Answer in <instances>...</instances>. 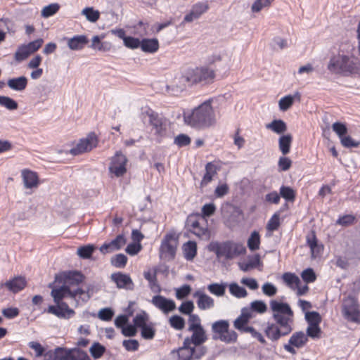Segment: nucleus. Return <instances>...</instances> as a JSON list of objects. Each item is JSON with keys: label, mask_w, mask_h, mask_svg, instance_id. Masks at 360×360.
Masks as SVG:
<instances>
[{"label": "nucleus", "mask_w": 360, "mask_h": 360, "mask_svg": "<svg viewBox=\"0 0 360 360\" xmlns=\"http://www.w3.org/2000/svg\"><path fill=\"white\" fill-rule=\"evenodd\" d=\"M269 304L276 323H268L264 332L269 339L275 342L292 330L293 311L288 303L272 300Z\"/></svg>", "instance_id": "nucleus-1"}, {"label": "nucleus", "mask_w": 360, "mask_h": 360, "mask_svg": "<svg viewBox=\"0 0 360 360\" xmlns=\"http://www.w3.org/2000/svg\"><path fill=\"white\" fill-rule=\"evenodd\" d=\"M212 100L205 101L191 110L184 112L185 124L195 129L202 130L214 126L217 122L216 114L212 106Z\"/></svg>", "instance_id": "nucleus-2"}, {"label": "nucleus", "mask_w": 360, "mask_h": 360, "mask_svg": "<svg viewBox=\"0 0 360 360\" xmlns=\"http://www.w3.org/2000/svg\"><path fill=\"white\" fill-rule=\"evenodd\" d=\"M327 68L332 74H354L360 70V60L353 55L338 53L330 58Z\"/></svg>", "instance_id": "nucleus-3"}, {"label": "nucleus", "mask_w": 360, "mask_h": 360, "mask_svg": "<svg viewBox=\"0 0 360 360\" xmlns=\"http://www.w3.org/2000/svg\"><path fill=\"white\" fill-rule=\"evenodd\" d=\"M215 76V70L209 65H205L188 69L182 75V79L183 82L188 81V85L198 83L208 84L214 82Z\"/></svg>", "instance_id": "nucleus-4"}, {"label": "nucleus", "mask_w": 360, "mask_h": 360, "mask_svg": "<svg viewBox=\"0 0 360 360\" xmlns=\"http://www.w3.org/2000/svg\"><path fill=\"white\" fill-rule=\"evenodd\" d=\"M212 250L217 258H224L226 260L233 259L246 253V248L244 245L233 240L216 243L213 244Z\"/></svg>", "instance_id": "nucleus-5"}, {"label": "nucleus", "mask_w": 360, "mask_h": 360, "mask_svg": "<svg viewBox=\"0 0 360 360\" xmlns=\"http://www.w3.org/2000/svg\"><path fill=\"white\" fill-rule=\"evenodd\" d=\"M212 339L220 340L226 344L235 343L237 341L238 335L230 330V323L228 320L221 319L216 321L211 326Z\"/></svg>", "instance_id": "nucleus-6"}, {"label": "nucleus", "mask_w": 360, "mask_h": 360, "mask_svg": "<svg viewBox=\"0 0 360 360\" xmlns=\"http://www.w3.org/2000/svg\"><path fill=\"white\" fill-rule=\"evenodd\" d=\"M342 314L348 321L360 323V309L356 299L349 295L344 298L342 304Z\"/></svg>", "instance_id": "nucleus-7"}, {"label": "nucleus", "mask_w": 360, "mask_h": 360, "mask_svg": "<svg viewBox=\"0 0 360 360\" xmlns=\"http://www.w3.org/2000/svg\"><path fill=\"white\" fill-rule=\"evenodd\" d=\"M98 138L94 133L89 134L86 137L81 139L75 147L70 150V153L77 155L91 151L98 145Z\"/></svg>", "instance_id": "nucleus-8"}, {"label": "nucleus", "mask_w": 360, "mask_h": 360, "mask_svg": "<svg viewBox=\"0 0 360 360\" xmlns=\"http://www.w3.org/2000/svg\"><path fill=\"white\" fill-rule=\"evenodd\" d=\"M51 295L53 298L54 302L56 304L61 303V300L65 297H70L74 299H77V297L80 298L82 295L85 294V292L79 288H77L76 289L70 288L69 286H66L64 284L60 287L59 288H54L51 290Z\"/></svg>", "instance_id": "nucleus-9"}, {"label": "nucleus", "mask_w": 360, "mask_h": 360, "mask_svg": "<svg viewBox=\"0 0 360 360\" xmlns=\"http://www.w3.org/2000/svg\"><path fill=\"white\" fill-rule=\"evenodd\" d=\"M128 162L127 157L120 151L116 152L112 158L109 171L117 177L122 176L127 172L126 165Z\"/></svg>", "instance_id": "nucleus-10"}, {"label": "nucleus", "mask_w": 360, "mask_h": 360, "mask_svg": "<svg viewBox=\"0 0 360 360\" xmlns=\"http://www.w3.org/2000/svg\"><path fill=\"white\" fill-rule=\"evenodd\" d=\"M149 118V122L155 130V133L158 135L162 136L165 134L167 129L165 119L150 109H148L143 112Z\"/></svg>", "instance_id": "nucleus-11"}, {"label": "nucleus", "mask_w": 360, "mask_h": 360, "mask_svg": "<svg viewBox=\"0 0 360 360\" xmlns=\"http://www.w3.org/2000/svg\"><path fill=\"white\" fill-rule=\"evenodd\" d=\"M230 62L231 56L224 50L213 53L207 60L208 65L210 67L214 66L216 68L215 71L217 70V68L221 69L228 68Z\"/></svg>", "instance_id": "nucleus-12"}, {"label": "nucleus", "mask_w": 360, "mask_h": 360, "mask_svg": "<svg viewBox=\"0 0 360 360\" xmlns=\"http://www.w3.org/2000/svg\"><path fill=\"white\" fill-rule=\"evenodd\" d=\"M56 304V306H49L47 309L48 313L64 319H69L75 315V311L70 309L67 303L61 302Z\"/></svg>", "instance_id": "nucleus-13"}, {"label": "nucleus", "mask_w": 360, "mask_h": 360, "mask_svg": "<svg viewBox=\"0 0 360 360\" xmlns=\"http://www.w3.org/2000/svg\"><path fill=\"white\" fill-rule=\"evenodd\" d=\"M151 303L164 314H168L176 309L174 300L167 299L162 295H155L151 300Z\"/></svg>", "instance_id": "nucleus-14"}, {"label": "nucleus", "mask_w": 360, "mask_h": 360, "mask_svg": "<svg viewBox=\"0 0 360 360\" xmlns=\"http://www.w3.org/2000/svg\"><path fill=\"white\" fill-rule=\"evenodd\" d=\"M126 243V238L122 234L118 235L114 240L102 245L99 250L103 254H108L120 250Z\"/></svg>", "instance_id": "nucleus-15"}, {"label": "nucleus", "mask_w": 360, "mask_h": 360, "mask_svg": "<svg viewBox=\"0 0 360 360\" xmlns=\"http://www.w3.org/2000/svg\"><path fill=\"white\" fill-rule=\"evenodd\" d=\"M110 278L116 283L118 288L127 290H132L134 288V283L129 275L117 272L112 274Z\"/></svg>", "instance_id": "nucleus-16"}, {"label": "nucleus", "mask_w": 360, "mask_h": 360, "mask_svg": "<svg viewBox=\"0 0 360 360\" xmlns=\"http://www.w3.org/2000/svg\"><path fill=\"white\" fill-rule=\"evenodd\" d=\"M193 297L198 298L197 305L201 310L210 309L214 306V299L200 290L195 291L193 294Z\"/></svg>", "instance_id": "nucleus-17"}, {"label": "nucleus", "mask_w": 360, "mask_h": 360, "mask_svg": "<svg viewBox=\"0 0 360 360\" xmlns=\"http://www.w3.org/2000/svg\"><path fill=\"white\" fill-rule=\"evenodd\" d=\"M188 331L193 332L191 337L188 338L190 345L193 344L195 346H199L207 339L202 326H191V330H188Z\"/></svg>", "instance_id": "nucleus-18"}, {"label": "nucleus", "mask_w": 360, "mask_h": 360, "mask_svg": "<svg viewBox=\"0 0 360 360\" xmlns=\"http://www.w3.org/2000/svg\"><path fill=\"white\" fill-rule=\"evenodd\" d=\"M252 317L253 315L250 309L247 307L243 308L240 315L233 322L234 328L241 332L244 331L247 323Z\"/></svg>", "instance_id": "nucleus-19"}, {"label": "nucleus", "mask_w": 360, "mask_h": 360, "mask_svg": "<svg viewBox=\"0 0 360 360\" xmlns=\"http://www.w3.org/2000/svg\"><path fill=\"white\" fill-rule=\"evenodd\" d=\"M188 84V81H184L182 75L179 77H176L173 83L167 86V93L171 96H179L185 89Z\"/></svg>", "instance_id": "nucleus-20"}, {"label": "nucleus", "mask_w": 360, "mask_h": 360, "mask_svg": "<svg viewBox=\"0 0 360 360\" xmlns=\"http://www.w3.org/2000/svg\"><path fill=\"white\" fill-rule=\"evenodd\" d=\"M13 293L22 290L26 285V281L24 277L17 276L3 284Z\"/></svg>", "instance_id": "nucleus-21"}, {"label": "nucleus", "mask_w": 360, "mask_h": 360, "mask_svg": "<svg viewBox=\"0 0 360 360\" xmlns=\"http://www.w3.org/2000/svg\"><path fill=\"white\" fill-rule=\"evenodd\" d=\"M83 275L78 271H69L64 273V285L69 286L77 285L83 281Z\"/></svg>", "instance_id": "nucleus-22"}, {"label": "nucleus", "mask_w": 360, "mask_h": 360, "mask_svg": "<svg viewBox=\"0 0 360 360\" xmlns=\"http://www.w3.org/2000/svg\"><path fill=\"white\" fill-rule=\"evenodd\" d=\"M28 79L25 76L9 79L7 82L8 86L16 91H24L27 85Z\"/></svg>", "instance_id": "nucleus-23"}, {"label": "nucleus", "mask_w": 360, "mask_h": 360, "mask_svg": "<svg viewBox=\"0 0 360 360\" xmlns=\"http://www.w3.org/2000/svg\"><path fill=\"white\" fill-rule=\"evenodd\" d=\"M194 347L189 344L188 337L186 338L183 346L179 349L178 355L180 360H192L193 357Z\"/></svg>", "instance_id": "nucleus-24"}, {"label": "nucleus", "mask_w": 360, "mask_h": 360, "mask_svg": "<svg viewBox=\"0 0 360 360\" xmlns=\"http://www.w3.org/2000/svg\"><path fill=\"white\" fill-rule=\"evenodd\" d=\"M22 177L26 188H32L38 186V177L35 172L27 169L22 170Z\"/></svg>", "instance_id": "nucleus-25"}, {"label": "nucleus", "mask_w": 360, "mask_h": 360, "mask_svg": "<svg viewBox=\"0 0 360 360\" xmlns=\"http://www.w3.org/2000/svg\"><path fill=\"white\" fill-rule=\"evenodd\" d=\"M172 235H166L160 246V252L167 254L171 257H174L176 253V245L172 243Z\"/></svg>", "instance_id": "nucleus-26"}, {"label": "nucleus", "mask_w": 360, "mask_h": 360, "mask_svg": "<svg viewBox=\"0 0 360 360\" xmlns=\"http://www.w3.org/2000/svg\"><path fill=\"white\" fill-rule=\"evenodd\" d=\"M88 43V39L84 35H76L68 39V46L71 50H81Z\"/></svg>", "instance_id": "nucleus-27"}, {"label": "nucleus", "mask_w": 360, "mask_h": 360, "mask_svg": "<svg viewBox=\"0 0 360 360\" xmlns=\"http://www.w3.org/2000/svg\"><path fill=\"white\" fill-rule=\"evenodd\" d=\"M295 99L300 100L299 92H296L294 95H287L282 97L278 101L279 109L281 111L288 110L292 105Z\"/></svg>", "instance_id": "nucleus-28"}, {"label": "nucleus", "mask_w": 360, "mask_h": 360, "mask_svg": "<svg viewBox=\"0 0 360 360\" xmlns=\"http://www.w3.org/2000/svg\"><path fill=\"white\" fill-rule=\"evenodd\" d=\"M140 47L143 52L155 53L159 49V42L157 39H143L141 41Z\"/></svg>", "instance_id": "nucleus-29"}, {"label": "nucleus", "mask_w": 360, "mask_h": 360, "mask_svg": "<svg viewBox=\"0 0 360 360\" xmlns=\"http://www.w3.org/2000/svg\"><path fill=\"white\" fill-rule=\"evenodd\" d=\"M183 252L184 257L191 261L194 259L197 254V245L194 241L189 240L183 245Z\"/></svg>", "instance_id": "nucleus-30"}, {"label": "nucleus", "mask_w": 360, "mask_h": 360, "mask_svg": "<svg viewBox=\"0 0 360 360\" xmlns=\"http://www.w3.org/2000/svg\"><path fill=\"white\" fill-rule=\"evenodd\" d=\"M217 167L212 162H208L205 166V174L201 181V186L207 185L212 180L213 176L217 174Z\"/></svg>", "instance_id": "nucleus-31"}, {"label": "nucleus", "mask_w": 360, "mask_h": 360, "mask_svg": "<svg viewBox=\"0 0 360 360\" xmlns=\"http://www.w3.org/2000/svg\"><path fill=\"white\" fill-rule=\"evenodd\" d=\"M292 141V136L290 134L283 135L279 138L278 147L283 155H285L289 153Z\"/></svg>", "instance_id": "nucleus-32"}, {"label": "nucleus", "mask_w": 360, "mask_h": 360, "mask_svg": "<svg viewBox=\"0 0 360 360\" xmlns=\"http://www.w3.org/2000/svg\"><path fill=\"white\" fill-rule=\"evenodd\" d=\"M307 336L302 331L295 333L290 338L289 343L297 348L303 347L307 342Z\"/></svg>", "instance_id": "nucleus-33"}, {"label": "nucleus", "mask_w": 360, "mask_h": 360, "mask_svg": "<svg viewBox=\"0 0 360 360\" xmlns=\"http://www.w3.org/2000/svg\"><path fill=\"white\" fill-rule=\"evenodd\" d=\"M266 128L278 134H281L287 130L286 124L282 120H273L266 125Z\"/></svg>", "instance_id": "nucleus-34"}, {"label": "nucleus", "mask_w": 360, "mask_h": 360, "mask_svg": "<svg viewBox=\"0 0 360 360\" xmlns=\"http://www.w3.org/2000/svg\"><path fill=\"white\" fill-rule=\"evenodd\" d=\"M275 0H255L251 6L252 13H259L262 9L271 6Z\"/></svg>", "instance_id": "nucleus-35"}, {"label": "nucleus", "mask_w": 360, "mask_h": 360, "mask_svg": "<svg viewBox=\"0 0 360 360\" xmlns=\"http://www.w3.org/2000/svg\"><path fill=\"white\" fill-rule=\"evenodd\" d=\"M229 292L233 296L237 298L245 297L248 295L245 288L240 286L236 283H232L229 285Z\"/></svg>", "instance_id": "nucleus-36"}, {"label": "nucleus", "mask_w": 360, "mask_h": 360, "mask_svg": "<svg viewBox=\"0 0 360 360\" xmlns=\"http://www.w3.org/2000/svg\"><path fill=\"white\" fill-rule=\"evenodd\" d=\"M53 351L55 360H70L72 349L58 347Z\"/></svg>", "instance_id": "nucleus-37"}, {"label": "nucleus", "mask_w": 360, "mask_h": 360, "mask_svg": "<svg viewBox=\"0 0 360 360\" xmlns=\"http://www.w3.org/2000/svg\"><path fill=\"white\" fill-rule=\"evenodd\" d=\"M226 285L224 283H214L207 285V290L210 293L217 297H221L225 294Z\"/></svg>", "instance_id": "nucleus-38"}, {"label": "nucleus", "mask_w": 360, "mask_h": 360, "mask_svg": "<svg viewBox=\"0 0 360 360\" xmlns=\"http://www.w3.org/2000/svg\"><path fill=\"white\" fill-rule=\"evenodd\" d=\"M96 250V247L94 245L89 244L84 246H81L77 249V255L82 259H89L94 251Z\"/></svg>", "instance_id": "nucleus-39"}, {"label": "nucleus", "mask_w": 360, "mask_h": 360, "mask_svg": "<svg viewBox=\"0 0 360 360\" xmlns=\"http://www.w3.org/2000/svg\"><path fill=\"white\" fill-rule=\"evenodd\" d=\"M127 260L128 259L126 255L120 253L111 257L110 263L116 268L122 269L126 266Z\"/></svg>", "instance_id": "nucleus-40"}, {"label": "nucleus", "mask_w": 360, "mask_h": 360, "mask_svg": "<svg viewBox=\"0 0 360 360\" xmlns=\"http://www.w3.org/2000/svg\"><path fill=\"white\" fill-rule=\"evenodd\" d=\"M260 237L257 231H253L248 240V247L252 251L257 250L259 248Z\"/></svg>", "instance_id": "nucleus-41"}, {"label": "nucleus", "mask_w": 360, "mask_h": 360, "mask_svg": "<svg viewBox=\"0 0 360 360\" xmlns=\"http://www.w3.org/2000/svg\"><path fill=\"white\" fill-rule=\"evenodd\" d=\"M82 14L84 15L86 20L91 22H96L100 17V13L94 10L92 7H86L82 11Z\"/></svg>", "instance_id": "nucleus-42"}, {"label": "nucleus", "mask_w": 360, "mask_h": 360, "mask_svg": "<svg viewBox=\"0 0 360 360\" xmlns=\"http://www.w3.org/2000/svg\"><path fill=\"white\" fill-rule=\"evenodd\" d=\"M280 195L288 202H293L295 199V192L289 186H282L280 188Z\"/></svg>", "instance_id": "nucleus-43"}, {"label": "nucleus", "mask_w": 360, "mask_h": 360, "mask_svg": "<svg viewBox=\"0 0 360 360\" xmlns=\"http://www.w3.org/2000/svg\"><path fill=\"white\" fill-rule=\"evenodd\" d=\"M170 326L178 330H181L185 327V320L180 316L174 315L169 319Z\"/></svg>", "instance_id": "nucleus-44"}, {"label": "nucleus", "mask_w": 360, "mask_h": 360, "mask_svg": "<svg viewBox=\"0 0 360 360\" xmlns=\"http://www.w3.org/2000/svg\"><path fill=\"white\" fill-rule=\"evenodd\" d=\"M60 8V6L57 3L51 4L43 8L41 12V15L44 18H49L55 13H56Z\"/></svg>", "instance_id": "nucleus-45"}, {"label": "nucleus", "mask_w": 360, "mask_h": 360, "mask_svg": "<svg viewBox=\"0 0 360 360\" xmlns=\"http://www.w3.org/2000/svg\"><path fill=\"white\" fill-rule=\"evenodd\" d=\"M31 53L24 44L19 46L15 53L14 58L17 62H21L29 57Z\"/></svg>", "instance_id": "nucleus-46"}, {"label": "nucleus", "mask_w": 360, "mask_h": 360, "mask_svg": "<svg viewBox=\"0 0 360 360\" xmlns=\"http://www.w3.org/2000/svg\"><path fill=\"white\" fill-rule=\"evenodd\" d=\"M251 310V312L253 311L263 314L266 311L267 306L264 301L262 300H255L250 303V307L248 308Z\"/></svg>", "instance_id": "nucleus-47"}, {"label": "nucleus", "mask_w": 360, "mask_h": 360, "mask_svg": "<svg viewBox=\"0 0 360 360\" xmlns=\"http://www.w3.org/2000/svg\"><path fill=\"white\" fill-rule=\"evenodd\" d=\"M105 348L98 342H94L89 349L90 354L94 359H99L105 352Z\"/></svg>", "instance_id": "nucleus-48"}, {"label": "nucleus", "mask_w": 360, "mask_h": 360, "mask_svg": "<svg viewBox=\"0 0 360 360\" xmlns=\"http://www.w3.org/2000/svg\"><path fill=\"white\" fill-rule=\"evenodd\" d=\"M0 105L10 110H16L18 108L17 102L8 96H0Z\"/></svg>", "instance_id": "nucleus-49"}, {"label": "nucleus", "mask_w": 360, "mask_h": 360, "mask_svg": "<svg viewBox=\"0 0 360 360\" xmlns=\"http://www.w3.org/2000/svg\"><path fill=\"white\" fill-rule=\"evenodd\" d=\"M70 360H91L87 353L78 348H72Z\"/></svg>", "instance_id": "nucleus-50"}, {"label": "nucleus", "mask_w": 360, "mask_h": 360, "mask_svg": "<svg viewBox=\"0 0 360 360\" xmlns=\"http://www.w3.org/2000/svg\"><path fill=\"white\" fill-rule=\"evenodd\" d=\"M307 243L311 249L312 257H316V254L321 250V247L317 244L315 234H312L311 236L307 237Z\"/></svg>", "instance_id": "nucleus-51"}, {"label": "nucleus", "mask_w": 360, "mask_h": 360, "mask_svg": "<svg viewBox=\"0 0 360 360\" xmlns=\"http://www.w3.org/2000/svg\"><path fill=\"white\" fill-rule=\"evenodd\" d=\"M144 278L148 281L149 286L153 292H159L160 286L157 283L156 276L150 271L144 272Z\"/></svg>", "instance_id": "nucleus-52"}, {"label": "nucleus", "mask_w": 360, "mask_h": 360, "mask_svg": "<svg viewBox=\"0 0 360 360\" xmlns=\"http://www.w3.org/2000/svg\"><path fill=\"white\" fill-rule=\"evenodd\" d=\"M209 9V4L207 2H198L193 4L191 10L193 11L199 18L206 13Z\"/></svg>", "instance_id": "nucleus-53"}, {"label": "nucleus", "mask_w": 360, "mask_h": 360, "mask_svg": "<svg viewBox=\"0 0 360 360\" xmlns=\"http://www.w3.org/2000/svg\"><path fill=\"white\" fill-rule=\"evenodd\" d=\"M305 319L309 325H319L321 321L320 314L316 311H308L305 314Z\"/></svg>", "instance_id": "nucleus-54"}, {"label": "nucleus", "mask_w": 360, "mask_h": 360, "mask_svg": "<svg viewBox=\"0 0 360 360\" xmlns=\"http://www.w3.org/2000/svg\"><path fill=\"white\" fill-rule=\"evenodd\" d=\"M333 130L340 139L347 133L346 125L342 122H336L332 125Z\"/></svg>", "instance_id": "nucleus-55"}, {"label": "nucleus", "mask_w": 360, "mask_h": 360, "mask_svg": "<svg viewBox=\"0 0 360 360\" xmlns=\"http://www.w3.org/2000/svg\"><path fill=\"white\" fill-rule=\"evenodd\" d=\"M148 314L145 311L137 314L134 318V324L136 327L142 328L146 325Z\"/></svg>", "instance_id": "nucleus-56"}, {"label": "nucleus", "mask_w": 360, "mask_h": 360, "mask_svg": "<svg viewBox=\"0 0 360 360\" xmlns=\"http://www.w3.org/2000/svg\"><path fill=\"white\" fill-rule=\"evenodd\" d=\"M262 292L268 296L273 297L277 292V288L271 283L266 282L262 286Z\"/></svg>", "instance_id": "nucleus-57"}, {"label": "nucleus", "mask_w": 360, "mask_h": 360, "mask_svg": "<svg viewBox=\"0 0 360 360\" xmlns=\"http://www.w3.org/2000/svg\"><path fill=\"white\" fill-rule=\"evenodd\" d=\"M114 315V311L110 308H103L99 310L98 317L105 321H110Z\"/></svg>", "instance_id": "nucleus-58"}, {"label": "nucleus", "mask_w": 360, "mask_h": 360, "mask_svg": "<svg viewBox=\"0 0 360 360\" xmlns=\"http://www.w3.org/2000/svg\"><path fill=\"white\" fill-rule=\"evenodd\" d=\"M280 225V217L278 214H274L269 220L266 228L270 231H274L278 229Z\"/></svg>", "instance_id": "nucleus-59"}, {"label": "nucleus", "mask_w": 360, "mask_h": 360, "mask_svg": "<svg viewBox=\"0 0 360 360\" xmlns=\"http://www.w3.org/2000/svg\"><path fill=\"white\" fill-rule=\"evenodd\" d=\"M174 142L179 147H184L190 144L191 138L186 134H181L175 137Z\"/></svg>", "instance_id": "nucleus-60"}, {"label": "nucleus", "mask_w": 360, "mask_h": 360, "mask_svg": "<svg viewBox=\"0 0 360 360\" xmlns=\"http://www.w3.org/2000/svg\"><path fill=\"white\" fill-rule=\"evenodd\" d=\"M302 278L304 282L307 283H312L314 282L316 278V274L314 271V270L311 268H308L305 270H304L301 274Z\"/></svg>", "instance_id": "nucleus-61"}, {"label": "nucleus", "mask_w": 360, "mask_h": 360, "mask_svg": "<svg viewBox=\"0 0 360 360\" xmlns=\"http://www.w3.org/2000/svg\"><path fill=\"white\" fill-rule=\"evenodd\" d=\"M283 281L289 286H292L295 284L297 285L300 283V278L294 274L285 273L283 276Z\"/></svg>", "instance_id": "nucleus-62"}, {"label": "nucleus", "mask_w": 360, "mask_h": 360, "mask_svg": "<svg viewBox=\"0 0 360 360\" xmlns=\"http://www.w3.org/2000/svg\"><path fill=\"white\" fill-rule=\"evenodd\" d=\"M194 304L192 301H186L179 307V310L181 314L190 315L194 309Z\"/></svg>", "instance_id": "nucleus-63"}, {"label": "nucleus", "mask_w": 360, "mask_h": 360, "mask_svg": "<svg viewBox=\"0 0 360 360\" xmlns=\"http://www.w3.org/2000/svg\"><path fill=\"white\" fill-rule=\"evenodd\" d=\"M191 291V288L189 285H184L179 288L176 290V297L178 300H182L187 297Z\"/></svg>", "instance_id": "nucleus-64"}]
</instances>
